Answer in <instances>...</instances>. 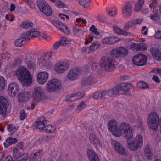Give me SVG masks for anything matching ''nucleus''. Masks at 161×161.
Instances as JSON below:
<instances>
[{
    "label": "nucleus",
    "mask_w": 161,
    "mask_h": 161,
    "mask_svg": "<svg viewBox=\"0 0 161 161\" xmlns=\"http://www.w3.org/2000/svg\"><path fill=\"white\" fill-rule=\"evenodd\" d=\"M25 63L29 69L33 70L36 67V64L34 60L32 59L31 57L29 55L20 56L17 57L14 61V64H9L5 67L6 72L8 70H10L18 65L23 64Z\"/></svg>",
    "instance_id": "obj_2"
},
{
    "label": "nucleus",
    "mask_w": 161,
    "mask_h": 161,
    "mask_svg": "<svg viewBox=\"0 0 161 161\" xmlns=\"http://www.w3.org/2000/svg\"><path fill=\"white\" fill-rule=\"evenodd\" d=\"M52 52L49 51L45 53L38 58L37 66L40 68H46L49 69L52 67L53 63L49 60Z\"/></svg>",
    "instance_id": "obj_4"
},
{
    "label": "nucleus",
    "mask_w": 161,
    "mask_h": 161,
    "mask_svg": "<svg viewBox=\"0 0 161 161\" xmlns=\"http://www.w3.org/2000/svg\"><path fill=\"white\" fill-rule=\"evenodd\" d=\"M71 40H68L64 37H61L59 41V43L61 45H66L70 44Z\"/></svg>",
    "instance_id": "obj_50"
},
{
    "label": "nucleus",
    "mask_w": 161,
    "mask_h": 161,
    "mask_svg": "<svg viewBox=\"0 0 161 161\" xmlns=\"http://www.w3.org/2000/svg\"><path fill=\"white\" fill-rule=\"evenodd\" d=\"M137 87L140 89H145L148 87V85L143 81H139L136 84Z\"/></svg>",
    "instance_id": "obj_48"
},
{
    "label": "nucleus",
    "mask_w": 161,
    "mask_h": 161,
    "mask_svg": "<svg viewBox=\"0 0 161 161\" xmlns=\"http://www.w3.org/2000/svg\"><path fill=\"white\" fill-rule=\"evenodd\" d=\"M62 87L61 81L57 79H53L50 80L47 83L46 90L49 92H53L58 91Z\"/></svg>",
    "instance_id": "obj_9"
},
{
    "label": "nucleus",
    "mask_w": 161,
    "mask_h": 161,
    "mask_svg": "<svg viewBox=\"0 0 161 161\" xmlns=\"http://www.w3.org/2000/svg\"><path fill=\"white\" fill-rule=\"evenodd\" d=\"M24 41L21 37L17 39L15 42V45L17 47H21L23 44Z\"/></svg>",
    "instance_id": "obj_53"
},
{
    "label": "nucleus",
    "mask_w": 161,
    "mask_h": 161,
    "mask_svg": "<svg viewBox=\"0 0 161 161\" xmlns=\"http://www.w3.org/2000/svg\"><path fill=\"white\" fill-rule=\"evenodd\" d=\"M150 129L154 131H157L158 129L159 122H147Z\"/></svg>",
    "instance_id": "obj_39"
},
{
    "label": "nucleus",
    "mask_w": 161,
    "mask_h": 161,
    "mask_svg": "<svg viewBox=\"0 0 161 161\" xmlns=\"http://www.w3.org/2000/svg\"><path fill=\"white\" fill-rule=\"evenodd\" d=\"M6 85L4 78L0 76V91L4 89Z\"/></svg>",
    "instance_id": "obj_49"
},
{
    "label": "nucleus",
    "mask_w": 161,
    "mask_h": 161,
    "mask_svg": "<svg viewBox=\"0 0 161 161\" xmlns=\"http://www.w3.org/2000/svg\"><path fill=\"white\" fill-rule=\"evenodd\" d=\"M56 128L54 126H52L51 125H45L43 131L47 132L53 133Z\"/></svg>",
    "instance_id": "obj_42"
},
{
    "label": "nucleus",
    "mask_w": 161,
    "mask_h": 161,
    "mask_svg": "<svg viewBox=\"0 0 161 161\" xmlns=\"http://www.w3.org/2000/svg\"><path fill=\"white\" fill-rule=\"evenodd\" d=\"M41 151H39L31 154L29 161H36L37 159H39L41 155Z\"/></svg>",
    "instance_id": "obj_43"
},
{
    "label": "nucleus",
    "mask_w": 161,
    "mask_h": 161,
    "mask_svg": "<svg viewBox=\"0 0 161 161\" xmlns=\"http://www.w3.org/2000/svg\"><path fill=\"white\" fill-rule=\"evenodd\" d=\"M87 154L90 161H99L97 155L92 149H88Z\"/></svg>",
    "instance_id": "obj_28"
},
{
    "label": "nucleus",
    "mask_w": 161,
    "mask_h": 161,
    "mask_svg": "<svg viewBox=\"0 0 161 161\" xmlns=\"http://www.w3.org/2000/svg\"><path fill=\"white\" fill-rule=\"evenodd\" d=\"M80 4L86 8H89L92 7V3L90 0H80Z\"/></svg>",
    "instance_id": "obj_34"
},
{
    "label": "nucleus",
    "mask_w": 161,
    "mask_h": 161,
    "mask_svg": "<svg viewBox=\"0 0 161 161\" xmlns=\"http://www.w3.org/2000/svg\"><path fill=\"white\" fill-rule=\"evenodd\" d=\"M10 76H15L22 85L25 86H30L32 82V76L29 71L23 66H20Z\"/></svg>",
    "instance_id": "obj_1"
},
{
    "label": "nucleus",
    "mask_w": 161,
    "mask_h": 161,
    "mask_svg": "<svg viewBox=\"0 0 161 161\" xmlns=\"http://www.w3.org/2000/svg\"><path fill=\"white\" fill-rule=\"evenodd\" d=\"M34 26V24L31 21L26 20L22 22L21 24V27L24 29H26L32 27Z\"/></svg>",
    "instance_id": "obj_36"
},
{
    "label": "nucleus",
    "mask_w": 161,
    "mask_h": 161,
    "mask_svg": "<svg viewBox=\"0 0 161 161\" xmlns=\"http://www.w3.org/2000/svg\"><path fill=\"white\" fill-rule=\"evenodd\" d=\"M82 52L85 54H88L92 53L91 51L90 50V47H82L81 50Z\"/></svg>",
    "instance_id": "obj_63"
},
{
    "label": "nucleus",
    "mask_w": 161,
    "mask_h": 161,
    "mask_svg": "<svg viewBox=\"0 0 161 161\" xmlns=\"http://www.w3.org/2000/svg\"><path fill=\"white\" fill-rule=\"evenodd\" d=\"M18 128L13 124L7 125V130L10 132L12 133V134L15 132L18 129Z\"/></svg>",
    "instance_id": "obj_45"
},
{
    "label": "nucleus",
    "mask_w": 161,
    "mask_h": 161,
    "mask_svg": "<svg viewBox=\"0 0 161 161\" xmlns=\"http://www.w3.org/2000/svg\"><path fill=\"white\" fill-rule=\"evenodd\" d=\"M128 53L127 49L123 47H119L112 50L110 55L114 58H124Z\"/></svg>",
    "instance_id": "obj_10"
},
{
    "label": "nucleus",
    "mask_w": 161,
    "mask_h": 161,
    "mask_svg": "<svg viewBox=\"0 0 161 161\" xmlns=\"http://www.w3.org/2000/svg\"><path fill=\"white\" fill-rule=\"evenodd\" d=\"M150 52L154 58L158 61H161V52L159 49L153 47L151 49Z\"/></svg>",
    "instance_id": "obj_25"
},
{
    "label": "nucleus",
    "mask_w": 161,
    "mask_h": 161,
    "mask_svg": "<svg viewBox=\"0 0 161 161\" xmlns=\"http://www.w3.org/2000/svg\"><path fill=\"white\" fill-rule=\"evenodd\" d=\"M27 115L25 111H20V119L23 120L25 119L27 117Z\"/></svg>",
    "instance_id": "obj_64"
},
{
    "label": "nucleus",
    "mask_w": 161,
    "mask_h": 161,
    "mask_svg": "<svg viewBox=\"0 0 161 161\" xmlns=\"http://www.w3.org/2000/svg\"><path fill=\"white\" fill-rule=\"evenodd\" d=\"M8 103L7 99L3 96H0V111H6Z\"/></svg>",
    "instance_id": "obj_29"
},
{
    "label": "nucleus",
    "mask_w": 161,
    "mask_h": 161,
    "mask_svg": "<svg viewBox=\"0 0 161 161\" xmlns=\"http://www.w3.org/2000/svg\"><path fill=\"white\" fill-rule=\"evenodd\" d=\"M98 65V64L97 63H94L92 64V65L90 64L89 65H87L86 67L87 69H96L97 66Z\"/></svg>",
    "instance_id": "obj_60"
},
{
    "label": "nucleus",
    "mask_w": 161,
    "mask_h": 161,
    "mask_svg": "<svg viewBox=\"0 0 161 161\" xmlns=\"http://www.w3.org/2000/svg\"><path fill=\"white\" fill-rule=\"evenodd\" d=\"M81 74L82 72L79 68H74L68 73L67 78L69 80H74L77 79Z\"/></svg>",
    "instance_id": "obj_19"
},
{
    "label": "nucleus",
    "mask_w": 161,
    "mask_h": 161,
    "mask_svg": "<svg viewBox=\"0 0 161 161\" xmlns=\"http://www.w3.org/2000/svg\"><path fill=\"white\" fill-rule=\"evenodd\" d=\"M135 26L133 20H131L126 22L124 26V29L126 31L129 30L132 27H134Z\"/></svg>",
    "instance_id": "obj_40"
},
{
    "label": "nucleus",
    "mask_w": 161,
    "mask_h": 161,
    "mask_svg": "<svg viewBox=\"0 0 161 161\" xmlns=\"http://www.w3.org/2000/svg\"><path fill=\"white\" fill-rule=\"evenodd\" d=\"M29 31L32 38L39 36V39L43 41H48L52 39L50 36L44 33H40L36 29H32Z\"/></svg>",
    "instance_id": "obj_13"
},
{
    "label": "nucleus",
    "mask_w": 161,
    "mask_h": 161,
    "mask_svg": "<svg viewBox=\"0 0 161 161\" xmlns=\"http://www.w3.org/2000/svg\"><path fill=\"white\" fill-rule=\"evenodd\" d=\"M87 107V105L84 101L81 102L77 105V109L78 110H81L85 109Z\"/></svg>",
    "instance_id": "obj_51"
},
{
    "label": "nucleus",
    "mask_w": 161,
    "mask_h": 161,
    "mask_svg": "<svg viewBox=\"0 0 161 161\" xmlns=\"http://www.w3.org/2000/svg\"><path fill=\"white\" fill-rule=\"evenodd\" d=\"M159 117L158 115L153 112L150 113L148 117L147 122H159Z\"/></svg>",
    "instance_id": "obj_31"
},
{
    "label": "nucleus",
    "mask_w": 161,
    "mask_h": 161,
    "mask_svg": "<svg viewBox=\"0 0 161 161\" xmlns=\"http://www.w3.org/2000/svg\"><path fill=\"white\" fill-rule=\"evenodd\" d=\"M30 96L28 92L24 91H21L17 95V98L18 102L21 103L19 104L17 109H19L23 106V103L27 101L30 99Z\"/></svg>",
    "instance_id": "obj_15"
},
{
    "label": "nucleus",
    "mask_w": 161,
    "mask_h": 161,
    "mask_svg": "<svg viewBox=\"0 0 161 161\" xmlns=\"http://www.w3.org/2000/svg\"><path fill=\"white\" fill-rule=\"evenodd\" d=\"M111 144L114 146L115 150L118 154L124 156L127 155L128 153L125 148L119 142L116 140H113L111 142Z\"/></svg>",
    "instance_id": "obj_20"
},
{
    "label": "nucleus",
    "mask_w": 161,
    "mask_h": 161,
    "mask_svg": "<svg viewBox=\"0 0 161 161\" xmlns=\"http://www.w3.org/2000/svg\"><path fill=\"white\" fill-rule=\"evenodd\" d=\"M1 57L3 60H8L10 58V55L8 53L6 52L2 54Z\"/></svg>",
    "instance_id": "obj_61"
},
{
    "label": "nucleus",
    "mask_w": 161,
    "mask_h": 161,
    "mask_svg": "<svg viewBox=\"0 0 161 161\" xmlns=\"http://www.w3.org/2000/svg\"><path fill=\"white\" fill-rule=\"evenodd\" d=\"M49 75L47 71H42L37 74V80L38 83L42 85H44L47 81Z\"/></svg>",
    "instance_id": "obj_22"
},
{
    "label": "nucleus",
    "mask_w": 161,
    "mask_h": 161,
    "mask_svg": "<svg viewBox=\"0 0 161 161\" xmlns=\"http://www.w3.org/2000/svg\"><path fill=\"white\" fill-rule=\"evenodd\" d=\"M132 87L131 84L125 83H120L112 89L107 91V95L111 96L119 94H125Z\"/></svg>",
    "instance_id": "obj_3"
},
{
    "label": "nucleus",
    "mask_w": 161,
    "mask_h": 161,
    "mask_svg": "<svg viewBox=\"0 0 161 161\" xmlns=\"http://www.w3.org/2000/svg\"><path fill=\"white\" fill-rule=\"evenodd\" d=\"M31 97L36 102L45 99V97L44 94L43 89L39 87L35 88L32 93Z\"/></svg>",
    "instance_id": "obj_11"
},
{
    "label": "nucleus",
    "mask_w": 161,
    "mask_h": 161,
    "mask_svg": "<svg viewBox=\"0 0 161 161\" xmlns=\"http://www.w3.org/2000/svg\"><path fill=\"white\" fill-rule=\"evenodd\" d=\"M113 28L114 32L119 35L128 36L131 34L130 32H127L125 30H122L119 27L115 25L113 26Z\"/></svg>",
    "instance_id": "obj_32"
},
{
    "label": "nucleus",
    "mask_w": 161,
    "mask_h": 161,
    "mask_svg": "<svg viewBox=\"0 0 161 161\" xmlns=\"http://www.w3.org/2000/svg\"><path fill=\"white\" fill-rule=\"evenodd\" d=\"M21 155L19 150L17 148H14L13 150V156L14 158H16Z\"/></svg>",
    "instance_id": "obj_54"
},
{
    "label": "nucleus",
    "mask_w": 161,
    "mask_h": 161,
    "mask_svg": "<svg viewBox=\"0 0 161 161\" xmlns=\"http://www.w3.org/2000/svg\"><path fill=\"white\" fill-rule=\"evenodd\" d=\"M120 39L114 36H110L105 37L102 40V43L103 44L112 45L120 41Z\"/></svg>",
    "instance_id": "obj_23"
},
{
    "label": "nucleus",
    "mask_w": 161,
    "mask_h": 161,
    "mask_svg": "<svg viewBox=\"0 0 161 161\" xmlns=\"http://www.w3.org/2000/svg\"><path fill=\"white\" fill-rule=\"evenodd\" d=\"M28 158V154L26 153H25L20 155L19 157H18L13 161H26Z\"/></svg>",
    "instance_id": "obj_41"
},
{
    "label": "nucleus",
    "mask_w": 161,
    "mask_h": 161,
    "mask_svg": "<svg viewBox=\"0 0 161 161\" xmlns=\"http://www.w3.org/2000/svg\"><path fill=\"white\" fill-rule=\"evenodd\" d=\"M90 139L93 144L100 145L101 144L99 139L94 134H91L90 135Z\"/></svg>",
    "instance_id": "obj_37"
},
{
    "label": "nucleus",
    "mask_w": 161,
    "mask_h": 161,
    "mask_svg": "<svg viewBox=\"0 0 161 161\" xmlns=\"http://www.w3.org/2000/svg\"><path fill=\"white\" fill-rule=\"evenodd\" d=\"M101 45V43L98 41H95L90 45V50L92 52H94L100 47Z\"/></svg>",
    "instance_id": "obj_35"
},
{
    "label": "nucleus",
    "mask_w": 161,
    "mask_h": 161,
    "mask_svg": "<svg viewBox=\"0 0 161 161\" xmlns=\"http://www.w3.org/2000/svg\"><path fill=\"white\" fill-rule=\"evenodd\" d=\"M108 126L109 130L111 132L113 135L115 136L119 137L121 135V131L119 129H118L117 127V124L114 120H112L108 121Z\"/></svg>",
    "instance_id": "obj_14"
},
{
    "label": "nucleus",
    "mask_w": 161,
    "mask_h": 161,
    "mask_svg": "<svg viewBox=\"0 0 161 161\" xmlns=\"http://www.w3.org/2000/svg\"><path fill=\"white\" fill-rule=\"evenodd\" d=\"M93 80V79L91 77H90L88 78L85 79L84 80L82 81V83L85 85H87L92 83Z\"/></svg>",
    "instance_id": "obj_59"
},
{
    "label": "nucleus",
    "mask_w": 161,
    "mask_h": 161,
    "mask_svg": "<svg viewBox=\"0 0 161 161\" xmlns=\"http://www.w3.org/2000/svg\"><path fill=\"white\" fill-rule=\"evenodd\" d=\"M120 127L121 135L123 134L124 136L126 138L127 140L132 138V128L128 123L123 122L120 124Z\"/></svg>",
    "instance_id": "obj_8"
},
{
    "label": "nucleus",
    "mask_w": 161,
    "mask_h": 161,
    "mask_svg": "<svg viewBox=\"0 0 161 161\" xmlns=\"http://www.w3.org/2000/svg\"><path fill=\"white\" fill-rule=\"evenodd\" d=\"M69 64L66 62L60 61L57 62L54 65L55 71L58 74H61L64 73L69 69Z\"/></svg>",
    "instance_id": "obj_17"
},
{
    "label": "nucleus",
    "mask_w": 161,
    "mask_h": 161,
    "mask_svg": "<svg viewBox=\"0 0 161 161\" xmlns=\"http://www.w3.org/2000/svg\"><path fill=\"white\" fill-rule=\"evenodd\" d=\"M21 37L24 40V39H29L32 38L30 31L22 34L21 35Z\"/></svg>",
    "instance_id": "obj_52"
},
{
    "label": "nucleus",
    "mask_w": 161,
    "mask_h": 161,
    "mask_svg": "<svg viewBox=\"0 0 161 161\" xmlns=\"http://www.w3.org/2000/svg\"><path fill=\"white\" fill-rule=\"evenodd\" d=\"M144 153L147 158L149 159H151L152 153L149 145L147 144L146 145L144 148Z\"/></svg>",
    "instance_id": "obj_38"
},
{
    "label": "nucleus",
    "mask_w": 161,
    "mask_h": 161,
    "mask_svg": "<svg viewBox=\"0 0 161 161\" xmlns=\"http://www.w3.org/2000/svg\"><path fill=\"white\" fill-rule=\"evenodd\" d=\"M106 10L107 14L109 16H115L117 13V8L114 6L108 7L106 8Z\"/></svg>",
    "instance_id": "obj_30"
},
{
    "label": "nucleus",
    "mask_w": 161,
    "mask_h": 161,
    "mask_svg": "<svg viewBox=\"0 0 161 161\" xmlns=\"http://www.w3.org/2000/svg\"><path fill=\"white\" fill-rule=\"evenodd\" d=\"M153 14L151 16L152 20L156 21L159 18L161 14V8L158 6L155 7L153 10Z\"/></svg>",
    "instance_id": "obj_27"
},
{
    "label": "nucleus",
    "mask_w": 161,
    "mask_h": 161,
    "mask_svg": "<svg viewBox=\"0 0 161 161\" xmlns=\"http://www.w3.org/2000/svg\"><path fill=\"white\" fill-rule=\"evenodd\" d=\"M73 31L75 34L78 36L83 34V31L78 26H75L74 27Z\"/></svg>",
    "instance_id": "obj_46"
},
{
    "label": "nucleus",
    "mask_w": 161,
    "mask_h": 161,
    "mask_svg": "<svg viewBox=\"0 0 161 161\" xmlns=\"http://www.w3.org/2000/svg\"><path fill=\"white\" fill-rule=\"evenodd\" d=\"M101 67L105 71L110 72L113 71L116 67L117 63L111 59L108 56L102 58L100 63Z\"/></svg>",
    "instance_id": "obj_6"
},
{
    "label": "nucleus",
    "mask_w": 161,
    "mask_h": 161,
    "mask_svg": "<svg viewBox=\"0 0 161 161\" xmlns=\"http://www.w3.org/2000/svg\"><path fill=\"white\" fill-rule=\"evenodd\" d=\"M147 61V57L142 54H138L135 55L132 59L134 64L139 66H142L145 65Z\"/></svg>",
    "instance_id": "obj_16"
},
{
    "label": "nucleus",
    "mask_w": 161,
    "mask_h": 161,
    "mask_svg": "<svg viewBox=\"0 0 161 161\" xmlns=\"http://www.w3.org/2000/svg\"><path fill=\"white\" fill-rule=\"evenodd\" d=\"M54 3L56 4L57 7H64L65 6V4L60 0H56Z\"/></svg>",
    "instance_id": "obj_62"
},
{
    "label": "nucleus",
    "mask_w": 161,
    "mask_h": 161,
    "mask_svg": "<svg viewBox=\"0 0 161 161\" xmlns=\"http://www.w3.org/2000/svg\"><path fill=\"white\" fill-rule=\"evenodd\" d=\"M51 23L54 26L64 33L67 34L70 33V31L69 28L64 24L56 20L51 21Z\"/></svg>",
    "instance_id": "obj_21"
},
{
    "label": "nucleus",
    "mask_w": 161,
    "mask_h": 161,
    "mask_svg": "<svg viewBox=\"0 0 161 161\" xmlns=\"http://www.w3.org/2000/svg\"><path fill=\"white\" fill-rule=\"evenodd\" d=\"M37 4L39 10L45 15L49 16L52 14V10L50 5L44 0H37Z\"/></svg>",
    "instance_id": "obj_7"
},
{
    "label": "nucleus",
    "mask_w": 161,
    "mask_h": 161,
    "mask_svg": "<svg viewBox=\"0 0 161 161\" xmlns=\"http://www.w3.org/2000/svg\"><path fill=\"white\" fill-rule=\"evenodd\" d=\"M130 47L131 49L136 50H144L147 49V45L143 42L139 43H133L131 44Z\"/></svg>",
    "instance_id": "obj_24"
},
{
    "label": "nucleus",
    "mask_w": 161,
    "mask_h": 161,
    "mask_svg": "<svg viewBox=\"0 0 161 161\" xmlns=\"http://www.w3.org/2000/svg\"><path fill=\"white\" fill-rule=\"evenodd\" d=\"M107 95L106 91H97L94 94L93 98L95 99H100L105 97Z\"/></svg>",
    "instance_id": "obj_33"
},
{
    "label": "nucleus",
    "mask_w": 161,
    "mask_h": 161,
    "mask_svg": "<svg viewBox=\"0 0 161 161\" xmlns=\"http://www.w3.org/2000/svg\"><path fill=\"white\" fill-rule=\"evenodd\" d=\"M132 5L130 2H126L123 6L122 9V16L125 18H128L132 15Z\"/></svg>",
    "instance_id": "obj_18"
},
{
    "label": "nucleus",
    "mask_w": 161,
    "mask_h": 161,
    "mask_svg": "<svg viewBox=\"0 0 161 161\" xmlns=\"http://www.w3.org/2000/svg\"><path fill=\"white\" fill-rule=\"evenodd\" d=\"M73 31L75 34L78 36L83 34V31L78 26H75L74 27Z\"/></svg>",
    "instance_id": "obj_47"
},
{
    "label": "nucleus",
    "mask_w": 161,
    "mask_h": 161,
    "mask_svg": "<svg viewBox=\"0 0 161 161\" xmlns=\"http://www.w3.org/2000/svg\"><path fill=\"white\" fill-rule=\"evenodd\" d=\"M25 2L31 8H35V4L32 0H25Z\"/></svg>",
    "instance_id": "obj_57"
},
{
    "label": "nucleus",
    "mask_w": 161,
    "mask_h": 161,
    "mask_svg": "<svg viewBox=\"0 0 161 161\" xmlns=\"http://www.w3.org/2000/svg\"><path fill=\"white\" fill-rule=\"evenodd\" d=\"M143 138L140 134L136 136L135 139L127 140L126 143L128 148L131 151H136L142 147L143 144Z\"/></svg>",
    "instance_id": "obj_5"
},
{
    "label": "nucleus",
    "mask_w": 161,
    "mask_h": 161,
    "mask_svg": "<svg viewBox=\"0 0 161 161\" xmlns=\"http://www.w3.org/2000/svg\"><path fill=\"white\" fill-rule=\"evenodd\" d=\"M45 118L44 116H41L40 117L39 120L36 122V125L37 128L40 130L43 131L45 126V124L47 122V120H45Z\"/></svg>",
    "instance_id": "obj_26"
},
{
    "label": "nucleus",
    "mask_w": 161,
    "mask_h": 161,
    "mask_svg": "<svg viewBox=\"0 0 161 161\" xmlns=\"http://www.w3.org/2000/svg\"><path fill=\"white\" fill-rule=\"evenodd\" d=\"M90 31L91 33L93 35L96 36H99L100 35V32L98 31L97 29L93 25L91 26Z\"/></svg>",
    "instance_id": "obj_44"
},
{
    "label": "nucleus",
    "mask_w": 161,
    "mask_h": 161,
    "mask_svg": "<svg viewBox=\"0 0 161 161\" xmlns=\"http://www.w3.org/2000/svg\"><path fill=\"white\" fill-rule=\"evenodd\" d=\"M54 138V136H49L42 137L41 140L44 141L46 142H48L50 141L51 139H53Z\"/></svg>",
    "instance_id": "obj_58"
},
{
    "label": "nucleus",
    "mask_w": 161,
    "mask_h": 161,
    "mask_svg": "<svg viewBox=\"0 0 161 161\" xmlns=\"http://www.w3.org/2000/svg\"><path fill=\"white\" fill-rule=\"evenodd\" d=\"M75 94V97L76 100H78L82 98L84 96L85 93L83 92H78Z\"/></svg>",
    "instance_id": "obj_56"
},
{
    "label": "nucleus",
    "mask_w": 161,
    "mask_h": 161,
    "mask_svg": "<svg viewBox=\"0 0 161 161\" xmlns=\"http://www.w3.org/2000/svg\"><path fill=\"white\" fill-rule=\"evenodd\" d=\"M20 89V86L17 83L12 82L8 86L7 91L8 95L10 97L14 98L19 93Z\"/></svg>",
    "instance_id": "obj_12"
},
{
    "label": "nucleus",
    "mask_w": 161,
    "mask_h": 161,
    "mask_svg": "<svg viewBox=\"0 0 161 161\" xmlns=\"http://www.w3.org/2000/svg\"><path fill=\"white\" fill-rule=\"evenodd\" d=\"M66 100L67 101H74L76 100L74 93L68 95L66 98Z\"/></svg>",
    "instance_id": "obj_55"
}]
</instances>
